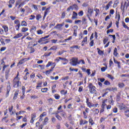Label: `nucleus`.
<instances>
[{"label":"nucleus","instance_id":"72a5a7b5","mask_svg":"<svg viewBox=\"0 0 129 129\" xmlns=\"http://www.w3.org/2000/svg\"><path fill=\"white\" fill-rule=\"evenodd\" d=\"M28 48H29L30 50V53H34V52H35V49H34V48H33L32 47H29V46H28Z\"/></svg>","mask_w":129,"mask_h":129},{"label":"nucleus","instance_id":"e433bc0d","mask_svg":"<svg viewBox=\"0 0 129 129\" xmlns=\"http://www.w3.org/2000/svg\"><path fill=\"white\" fill-rule=\"evenodd\" d=\"M37 33L38 34V35H42L43 34V31L42 30L39 29L37 30Z\"/></svg>","mask_w":129,"mask_h":129},{"label":"nucleus","instance_id":"b1692460","mask_svg":"<svg viewBox=\"0 0 129 129\" xmlns=\"http://www.w3.org/2000/svg\"><path fill=\"white\" fill-rule=\"evenodd\" d=\"M22 4V0H17L16 1L15 7H17L19 5Z\"/></svg>","mask_w":129,"mask_h":129},{"label":"nucleus","instance_id":"864d4df0","mask_svg":"<svg viewBox=\"0 0 129 129\" xmlns=\"http://www.w3.org/2000/svg\"><path fill=\"white\" fill-rule=\"evenodd\" d=\"M54 97L55 98V99H60V96H59V95L58 94H55L54 95Z\"/></svg>","mask_w":129,"mask_h":129},{"label":"nucleus","instance_id":"0e129e2a","mask_svg":"<svg viewBox=\"0 0 129 129\" xmlns=\"http://www.w3.org/2000/svg\"><path fill=\"white\" fill-rule=\"evenodd\" d=\"M128 114H129V110H128L125 111V115L127 117L128 116Z\"/></svg>","mask_w":129,"mask_h":129},{"label":"nucleus","instance_id":"f8f14e48","mask_svg":"<svg viewBox=\"0 0 129 129\" xmlns=\"http://www.w3.org/2000/svg\"><path fill=\"white\" fill-rule=\"evenodd\" d=\"M87 123H88V121L86 120H83L82 119L80 121V125H82L83 124H86Z\"/></svg>","mask_w":129,"mask_h":129},{"label":"nucleus","instance_id":"338daca9","mask_svg":"<svg viewBox=\"0 0 129 129\" xmlns=\"http://www.w3.org/2000/svg\"><path fill=\"white\" fill-rule=\"evenodd\" d=\"M105 85H110V83L108 82V81H105L104 82Z\"/></svg>","mask_w":129,"mask_h":129},{"label":"nucleus","instance_id":"cd10ccee","mask_svg":"<svg viewBox=\"0 0 129 129\" xmlns=\"http://www.w3.org/2000/svg\"><path fill=\"white\" fill-rule=\"evenodd\" d=\"M89 123H91V125H93V124H94V122H93V119H92V118H89Z\"/></svg>","mask_w":129,"mask_h":129},{"label":"nucleus","instance_id":"412c9836","mask_svg":"<svg viewBox=\"0 0 129 129\" xmlns=\"http://www.w3.org/2000/svg\"><path fill=\"white\" fill-rule=\"evenodd\" d=\"M22 27H27V22L25 21H22L21 22Z\"/></svg>","mask_w":129,"mask_h":129},{"label":"nucleus","instance_id":"c756f323","mask_svg":"<svg viewBox=\"0 0 129 129\" xmlns=\"http://www.w3.org/2000/svg\"><path fill=\"white\" fill-rule=\"evenodd\" d=\"M48 10H49L48 8H47L45 10V11L44 12V16H43V19H45L47 16V14H48Z\"/></svg>","mask_w":129,"mask_h":129},{"label":"nucleus","instance_id":"8fccbe9b","mask_svg":"<svg viewBox=\"0 0 129 129\" xmlns=\"http://www.w3.org/2000/svg\"><path fill=\"white\" fill-rule=\"evenodd\" d=\"M31 98H32V99H37V98H39V97L36 95H33L31 96Z\"/></svg>","mask_w":129,"mask_h":129},{"label":"nucleus","instance_id":"6e6552de","mask_svg":"<svg viewBox=\"0 0 129 129\" xmlns=\"http://www.w3.org/2000/svg\"><path fill=\"white\" fill-rule=\"evenodd\" d=\"M55 1L52 2L53 5H56L57 3H66L67 0H55Z\"/></svg>","mask_w":129,"mask_h":129},{"label":"nucleus","instance_id":"2eb2a0df","mask_svg":"<svg viewBox=\"0 0 129 129\" xmlns=\"http://www.w3.org/2000/svg\"><path fill=\"white\" fill-rule=\"evenodd\" d=\"M6 79L8 80V78H9V74L10 73V69H9L8 70H6Z\"/></svg>","mask_w":129,"mask_h":129},{"label":"nucleus","instance_id":"0eeeda50","mask_svg":"<svg viewBox=\"0 0 129 129\" xmlns=\"http://www.w3.org/2000/svg\"><path fill=\"white\" fill-rule=\"evenodd\" d=\"M64 26V24H58L55 27V29H58V30H62V27Z\"/></svg>","mask_w":129,"mask_h":129},{"label":"nucleus","instance_id":"49530a36","mask_svg":"<svg viewBox=\"0 0 129 129\" xmlns=\"http://www.w3.org/2000/svg\"><path fill=\"white\" fill-rule=\"evenodd\" d=\"M115 19H118V21L120 20V15L119 14H116Z\"/></svg>","mask_w":129,"mask_h":129},{"label":"nucleus","instance_id":"de8ad7c7","mask_svg":"<svg viewBox=\"0 0 129 129\" xmlns=\"http://www.w3.org/2000/svg\"><path fill=\"white\" fill-rule=\"evenodd\" d=\"M9 66V65H4L3 68V72H5V71L6 70V68H8Z\"/></svg>","mask_w":129,"mask_h":129},{"label":"nucleus","instance_id":"1a4fd4ad","mask_svg":"<svg viewBox=\"0 0 129 129\" xmlns=\"http://www.w3.org/2000/svg\"><path fill=\"white\" fill-rule=\"evenodd\" d=\"M77 16H78V14H77V13H76L75 11H74L73 12V15H72V19L73 20H75V19H77Z\"/></svg>","mask_w":129,"mask_h":129},{"label":"nucleus","instance_id":"9b49d317","mask_svg":"<svg viewBox=\"0 0 129 129\" xmlns=\"http://www.w3.org/2000/svg\"><path fill=\"white\" fill-rule=\"evenodd\" d=\"M126 8V2H125L124 3V5L122 6V3H121V10H122V12H124V9Z\"/></svg>","mask_w":129,"mask_h":129},{"label":"nucleus","instance_id":"393cba45","mask_svg":"<svg viewBox=\"0 0 129 129\" xmlns=\"http://www.w3.org/2000/svg\"><path fill=\"white\" fill-rule=\"evenodd\" d=\"M73 10H76V11H78V6L76 5H73L72 6Z\"/></svg>","mask_w":129,"mask_h":129},{"label":"nucleus","instance_id":"aec40b11","mask_svg":"<svg viewBox=\"0 0 129 129\" xmlns=\"http://www.w3.org/2000/svg\"><path fill=\"white\" fill-rule=\"evenodd\" d=\"M18 95H19V91H16L14 93V97L13 98V99L14 100L17 99V97H18Z\"/></svg>","mask_w":129,"mask_h":129},{"label":"nucleus","instance_id":"ea45409f","mask_svg":"<svg viewBox=\"0 0 129 129\" xmlns=\"http://www.w3.org/2000/svg\"><path fill=\"white\" fill-rule=\"evenodd\" d=\"M60 93L61 94H63V95H66V94H67V91H66L64 90H62L60 91Z\"/></svg>","mask_w":129,"mask_h":129},{"label":"nucleus","instance_id":"4be33fe9","mask_svg":"<svg viewBox=\"0 0 129 129\" xmlns=\"http://www.w3.org/2000/svg\"><path fill=\"white\" fill-rule=\"evenodd\" d=\"M44 41H45L44 37H42L40 39H39V40L38 41V43H39V44H44L43 43H42V42H44Z\"/></svg>","mask_w":129,"mask_h":129},{"label":"nucleus","instance_id":"58836bf2","mask_svg":"<svg viewBox=\"0 0 129 129\" xmlns=\"http://www.w3.org/2000/svg\"><path fill=\"white\" fill-rule=\"evenodd\" d=\"M67 11V12H70V11H73V7H72V6L68 8Z\"/></svg>","mask_w":129,"mask_h":129},{"label":"nucleus","instance_id":"20e7f679","mask_svg":"<svg viewBox=\"0 0 129 129\" xmlns=\"http://www.w3.org/2000/svg\"><path fill=\"white\" fill-rule=\"evenodd\" d=\"M9 85L7 86V92H6V95L7 97L9 96L10 95V91H11V83L8 82Z\"/></svg>","mask_w":129,"mask_h":129},{"label":"nucleus","instance_id":"f3484780","mask_svg":"<svg viewBox=\"0 0 129 129\" xmlns=\"http://www.w3.org/2000/svg\"><path fill=\"white\" fill-rule=\"evenodd\" d=\"M113 55L115 57H117V55H118V53H117V48H116V47H115L114 49Z\"/></svg>","mask_w":129,"mask_h":129},{"label":"nucleus","instance_id":"c9c22d12","mask_svg":"<svg viewBox=\"0 0 129 129\" xmlns=\"http://www.w3.org/2000/svg\"><path fill=\"white\" fill-rule=\"evenodd\" d=\"M20 27H21V24L16 25L15 26V29H16V31H19L20 30Z\"/></svg>","mask_w":129,"mask_h":129},{"label":"nucleus","instance_id":"3c124183","mask_svg":"<svg viewBox=\"0 0 129 129\" xmlns=\"http://www.w3.org/2000/svg\"><path fill=\"white\" fill-rule=\"evenodd\" d=\"M51 54H52V52H50L49 53H46L44 54V56L45 57H48V56H50V55H51Z\"/></svg>","mask_w":129,"mask_h":129},{"label":"nucleus","instance_id":"774afa93","mask_svg":"<svg viewBox=\"0 0 129 129\" xmlns=\"http://www.w3.org/2000/svg\"><path fill=\"white\" fill-rule=\"evenodd\" d=\"M64 53V50H61L58 52V55H62Z\"/></svg>","mask_w":129,"mask_h":129},{"label":"nucleus","instance_id":"423d86ee","mask_svg":"<svg viewBox=\"0 0 129 129\" xmlns=\"http://www.w3.org/2000/svg\"><path fill=\"white\" fill-rule=\"evenodd\" d=\"M93 12V9L89 7L88 8V14L87 15H88L89 16H92V13Z\"/></svg>","mask_w":129,"mask_h":129},{"label":"nucleus","instance_id":"79ce46f5","mask_svg":"<svg viewBox=\"0 0 129 129\" xmlns=\"http://www.w3.org/2000/svg\"><path fill=\"white\" fill-rule=\"evenodd\" d=\"M41 92L44 93L46 92V91H48V88H44L41 89Z\"/></svg>","mask_w":129,"mask_h":129},{"label":"nucleus","instance_id":"37998d69","mask_svg":"<svg viewBox=\"0 0 129 129\" xmlns=\"http://www.w3.org/2000/svg\"><path fill=\"white\" fill-rule=\"evenodd\" d=\"M42 82H40L39 83H37V86H36V88H38L39 87H42Z\"/></svg>","mask_w":129,"mask_h":129},{"label":"nucleus","instance_id":"a878e982","mask_svg":"<svg viewBox=\"0 0 129 129\" xmlns=\"http://www.w3.org/2000/svg\"><path fill=\"white\" fill-rule=\"evenodd\" d=\"M95 12H96L95 16V17H97V16H98V14H99V9L96 8L95 10Z\"/></svg>","mask_w":129,"mask_h":129},{"label":"nucleus","instance_id":"f704fd0d","mask_svg":"<svg viewBox=\"0 0 129 129\" xmlns=\"http://www.w3.org/2000/svg\"><path fill=\"white\" fill-rule=\"evenodd\" d=\"M22 89L23 95H25V92H26V87L25 86H23Z\"/></svg>","mask_w":129,"mask_h":129},{"label":"nucleus","instance_id":"4c0bfd02","mask_svg":"<svg viewBox=\"0 0 129 129\" xmlns=\"http://www.w3.org/2000/svg\"><path fill=\"white\" fill-rule=\"evenodd\" d=\"M14 24H15V25H21L20 24V21H19V20H15V21H14Z\"/></svg>","mask_w":129,"mask_h":129},{"label":"nucleus","instance_id":"a19ab883","mask_svg":"<svg viewBox=\"0 0 129 129\" xmlns=\"http://www.w3.org/2000/svg\"><path fill=\"white\" fill-rule=\"evenodd\" d=\"M59 58L60 59V60H62L63 61H64V62H68V59H67V58L61 57H59Z\"/></svg>","mask_w":129,"mask_h":129},{"label":"nucleus","instance_id":"a211bd4d","mask_svg":"<svg viewBox=\"0 0 129 129\" xmlns=\"http://www.w3.org/2000/svg\"><path fill=\"white\" fill-rule=\"evenodd\" d=\"M2 28H4L5 33H8V32H9V27H8V26H3Z\"/></svg>","mask_w":129,"mask_h":129},{"label":"nucleus","instance_id":"c85d7f7f","mask_svg":"<svg viewBox=\"0 0 129 129\" xmlns=\"http://www.w3.org/2000/svg\"><path fill=\"white\" fill-rule=\"evenodd\" d=\"M78 16L79 17H82L83 15H84V12H83V11H80L78 13Z\"/></svg>","mask_w":129,"mask_h":129},{"label":"nucleus","instance_id":"c03bdc74","mask_svg":"<svg viewBox=\"0 0 129 129\" xmlns=\"http://www.w3.org/2000/svg\"><path fill=\"white\" fill-rule=\"evenodd\" d=\"M88 107L91 108V107H93L94 106V104H92L91 103H89L88 105H87Z\"/></svg>","mask_w":129,"mask_h":129},{"label":"nucleus","instance_id":"680f3d73","mask_svg":"<svg viewBox=\"0 0 129 129\" xmlns=\"http://www.w3.org/2000/svg\"><path fill=\"white\" fill-rule=\"evenodd\" d=\"M7 49V47H2L1 49H0V51L1 52H3L4 51H5V50H6Z\"/></svg>","mask_w":129,"mask_h":129},{"label":"nucleus","instance_id":"f257e3e1","mask_svg":"<svg viewBox=\"0 0 129 129\" xmlns=\"http://www.w3.org/2000/svg\"><path fill=\"white\" fill-rule=\"evenodd\" d=\"M88 87L89 88V92H90V93H91L92 94H96V92H97L96 91L95 86H93L92 83L89 84Z\"/></svg>","mask_w":129,"mask_h":129},{"label":"nucleus","instance_id":"a18cd8bd","mask_svg":"<svg viewBox=\"0 0 129 129\" xmlns=\"http://www.w3.org/2000/svg\"><path fill=\"white\" fill-rule=\"evenodd\" d=\"M107 77H108V78H109L111 80H113V79H114V78H113L112 76H111L109 74L107 75Z\"/></svg>","mask_w":129,"mask_h":129},{"label":"nucleus","instance_id":"603ef678","mask_svg":"<svg viewBox=\"0 0 129 129\" xmlns=\"http://www.w3.org/2000/svg\"><path fill=\"white\" fill-rule=\"evenodd\" d=\"M94 44V41L93 40H91V42L89 43L90 47H93Z\"/></svg>","mask_w":129,"mask_h":129},{"label":"nucleus","instance_id":"13d9d810","mask_svg":"<svg viewBox=\"0 0 129 129\" xmlns=\"http://www.w3.org/2000/svg\"><path fill=\"white\" fill-rule=\"evenodd\" d=\"M15 0H10L9 4H11V5H14V4H15Z\"/></svg>","mask_w":129,"mask_h":129},{"label":"nucleus","instance_id":"6ab92c4d","mask_svg":"<svg viewBox=\"0 0 129 129\" xmlns=\"http://www.w3.org/2000/svg\"><path fill=\"white\" fill-rule=\"evenodd\" d=\"M78 64H81L82 65H84L85 64V61H84V60L83 59H80L78 61Z\"/></svg>","mask_w":129,"mask_h":129},{"label":"nucleus","instance_id":"69168bd1","mask_svg":"<svg viewBox=\"0 0 129 129\" xmlns=\"http://www.w3.org/2000/svg\"><path fill=\"white\" fill-rule=\"evenodd\" d=\"M86 21H87V19H86L85 18H82V21L83 24H86Z\"/></svg>","mask_w":129,"mask_h":129},{"label":"nucleus","instance_id":"f03ea898","mask_svg":"<svg viewBox=\"0 0 129 129\" xmlns=\"http://www.w3.org/2000/svg\"><path fill=\"white\" fill-rule=\"evenodd\" d=\"M13 87H20L22 83L20 82V79H14L13 80Z\"/></svg>","mask_w":129,"mask_h":129},{"label":"nucleus","instance_id":"e2e57ef3","mask_svg":"<svg viewBox=\"0 0 129 129\" xmlns=\"http://www.w3.org/2000/svg\"><path fill=\"white\" fill-rule=\"evenodd\" d=\"M52 64V62L49 61L48 63L46 64V67L48 68V67H50L51 66V64Z\"/></svg>","mask_w":129,"mask_h":129},{"label":"nucleus","instance_id":"7ed1b4c3","mask_svg":"<svg viewBox=\"0 0 129 129\" xmlns=\"http://www.w3.org/2000/svg\"><path fill=\"white\" fill-rule=\"evenodd\" d=\"M70 64L72 66H76V65L78 64V58L73 57L72 59V61L70 62Z\"/></svg>","mask_w":129,"mask_h":129},{"label":"nucleus","instance_id":"4468645a","mask_svg":"<svg viewBox=\"0 0 129 129\" xmlns=\"http://www.w3.org/2000/svg\"><path fill=\"white\" fill-rule=\"evenodd\" d=\"M29 31V29L27 27H23L21 29V32L22 33H26V32H28Z\"/></svg>","mask_w":129,"mask_h":129},{"label":"nucleus","instance_id":"9d476101","mask_svg":"<svg viewBox=\"0 0 129 129\" xmlns=\"http://www.w3.org/2000/svg\"><path fill=\"white\" fill-rule=\"evenodd\" d=\"M21 37H23V33H19L16 34L14 37L13 39H19V38H21Z\"/></svg>","mask_w":129,"mask_h":129},{"label":"nucleus","instance_id":"ddd939ff","mask_svg":"<svg viewBox=\"0 0 129 129\" xmlns=\"http://www.w3.org/2000/svg\"><path fill=\"white\" fill-rule=\"evenodd\" d=\"M112 4V1H110L105 7L106 11H107V10L109 9V7H110V5Z\"/></svg>","mask_w":129,"mask_h":129},{"label":"nucleus","instance_id":"bf43d9fd","mask_svg":"<svg viewBox=\"0 0 129 129\" xmlns=\"http://www.w3.org/2000/svg\"><path fill=\"white\" fill-rule=\"evenodd\" d=\"M86 42H87V37H85V38L83 39V41L82 42V43H86Z\"/></svg>","mask_w":129,"mask_h":129},{"label":"nucleus","instance_id":"052dcab7","mask_svg":"<svg viewBox=\"0 0 129 129\" xmlns=\"http://www.w3.org/2000/svg\"><path fill=\"white\" fill-rule=\"evenodd\" d=\"M83 113L84 114V118H85V119L87 118V114H86V112L85 111H83Z\"/></svg>","mask_w":129,"mask_h":129},{"label":"nucleus","instance_id":"473e14b6","mask_svg":"<svg viewBox=\"0 0 129 129\" xmlns=\"http://www.w3.org/2000/svg\"><path fill=\"white\" fill-rule=\"evenodd\" d=\"M57 49H58V48L56 46H53L51 47L49 49V50H53L54 51V50H57Z\"/></svg>","mask_w":129,"mask_h":129},{"label":"nucleus","instance_id":"5701e85b","mask_svg":"<svg viewBox=\"0 0 129 129\" xmlns=\"http://www.w3.org/2000/svg\"><path fill=\"white\" fill-rule=\"evenodd\" d=\"M71 49H80V46L78 45H74L70 47Z\"/></svg>","mask_w":129,"mask_h":129},{"label":"nucleus","instance_id":"5fc2aeb1","mask_svg":"<svg viewBox=\"0 0 129 129\" xmlns=\"http://www.w3.org/2000/svg\"><path fill=\"white\" fill-rule=\"evenodd\" d=\"M70 40H72V36H70L68 39H64V42H66L67 41H70Z\"/></svg>","mask_w":129,"mask_h":129},{"label":"nucleus","instance_id":"09e8293b","mask_svg":"<svg viewBox=\"0 0 129 129\" xmlns=\"http://www.w3.org/2000/svg\"><path fill=\"white\" fill-rule=\"evenodd\" d=\"M70 71H75V72H78V69H72L71 68H70Z\"/></svg>","mask_w":129,"mask_h":129},{"label":"nucleus","instance_id":"39448f33","mask_svg":"<svg viewBox=\"0 0 129 129\" xmlns=\"http://www.w3.org/2000/svg\"><path fill=\"white\" fill-rule=\"evenodd\" d=\"M28 60H29V58H23V59H22L18 63L17 66H19V65H22V64H24V63H25V62H26V61H28Z\"/></svg>","mask_w":129,"mask_h":129},{"label":"nucleus","instance_id":"7c9ffc66","mask_svg":"<svg viewBox=\"0 0 129 129\" xmlns=\"http://www.w3.org/2000/svg\"><path fill=\"white\" fill-rule=\"evenodd\" d=\"M118 86L120 88H122L123 87H124V84H123V83H119Z\"/></svg>","mask_w":129,"mask_h":129},{"label":"nucleus","instance_id":"4d7b16f0","mask_svg":"<svg viewBox=\"0 0 129 129\" xmlns=\"http://www.w3.org/2000/svg\"><path fill=\"white\" fill-rule=\"evenodd\" d=\"M69 119L70 120V123H71V124H74V121L71 119V118L70 117Z\"/></svg>","mask_w":129,"mask_h":129},{"label":"nucleus","instance_id":"6e6d98bb","mask_svg":"<svg viewBox=\"0 0 129 129\" xmlns=\"http://www.w3.org/2000/svg\"><path fill=\"white\" fill-rule=\"evenodd\" d=\"M66 23H69L70 24H72V20L70 19H68L66 20Z\"/></svg>","mask_w":129,"mask_h":129},{"label":"nucleus","instance_id":"2f4dec72","mask_svg":"<svg viewBox=\"0 0 129 129\" xmlns=\"http://www.w3.org/2000/svg\"><path fill=\"white\" fill-rule=\"evenodd\" d=\"M29 20L30 21H32V20H35V18H36V16H35V15H31L29 16Z\"/></svg>","mask_w":129,"mask_h":129},{"label":"nucleus","instance_id":"dca6fc26","mask_svg":"<svg viewBox=\"0 0 129 129\" xmlns=\"http://www.w3.org/2000/svg\"><path fill=\"white\" fill-rule=\"evenodd\" d=\"M36 19L37 21H39L40 19H42V15H41V14H37L36 16Z\"/></svg>","mask_w":129,"mask_h":129},{"label":"nucleus","instance_id":"bb28decb","mask_svg":"<svg viewBox=\"0 0 129 129\" xmlns=\"http://www.w3.org/2000/svg\"><path fill=\"white\" fill-rule=\"evenodd\" d=\"M93 112H94V114H98V113H99V110H98V109H95Z\"/></svg>","mask_w":129,"mask_h":129}]
</instances>
